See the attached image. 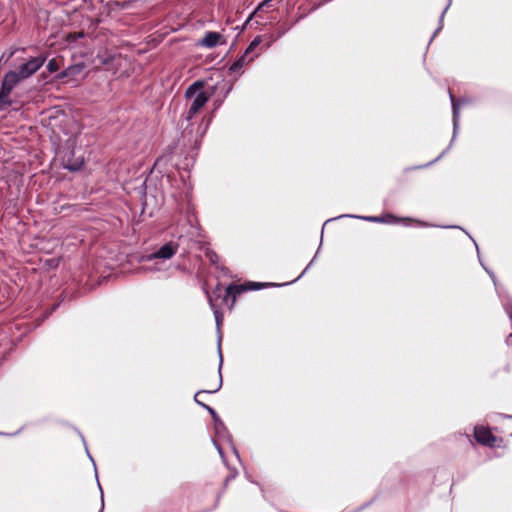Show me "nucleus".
I'll use <instances>...</instances> for the list:
<instances>
[{
    "instance_id": "f257e3e1",
    "label": "nucleus",
    "mask_w": 512,
    "mask_h": 512,
    "mask_svg": "<svg viewBox=\"0 0 512 512\" xmlns=\"http://www.w3.org/2000/svg\"><path fill=\"white\" fill-rule=\"evenodd\" d=\"M203 82L196 81L191 84L185 91L186 99H190L191 104L186 113L185 119L190 121L208 102L209 95L202 91Z\"/></svg>"
},
{
    "instance_id": "f03ea898",
    "label": "nucleus",
    "mask_w": 512,
    "mask_h": 512,
    "mask_svg": "<svg viewBox=\"0 0 512 512\" xmlns=\"http://www.w3.org/2000/svg\"><path fill=\"white\" fill-rule=\"evenodd\" d=\"M178 249L179 244L174 241H170L162 245L157 251L143 256L141 261L151 262L157 259L169 260L177 253Z\"/></svg>"
},
{
    "instance_id": "7ed1b4c3",
    "label": "nucleus",
    "mask_w": 512,
    "mask_h": 512,
    "mask_svg": "<svg viewBox=\"0 0 512 512\" xmlns=\"http://www.w3.org/2000/svg\"><path fill=\"white\" fill-rule=\"evenodd\" d=\"M47 57L46 56H37L29 59L27 62L20 65L18 69V74L20 77L25 80L32 75H34L46 62Z\"/></svg>"
},
{
    "instance_id": "20e7f679",
    "label": "nucleus",
    "mask_w": 512,
    "mask_h": 512,
    "mask_svg": "<svg viewBox=\"0 0 512 512\" xmlns=\"http://www.w3.org/2000/svg\"><path fill=\"white\" fill-rule=\"evenodd\" d=\"M220 341H221V338L219 337V340H218V355H219L218 377H219V380H218V383L213 388H211L210 390H200V391H198L195 394L194 400L201 407H203V405H205V404L202 402V400L198 399V396L200 394H202V393H216L222 387L221 369H222V365H223V356H222V352H221V349H220Z\"/></svg>"
},
{
    "instance_id": "39448f33",
    "label": "nucleus",
    "mask_w": 512,
    "mask_h": 512,
    "mask_svg": "<svg viewBox=\"0 0 512 512\" xmlns=\"http://www.w3.org/2000/svg\"><path fill=\"white\" fill-rule=\"evenodd\" d=\"M474 437L477 442L489 447H493L496 442V438L492 435L491 431L483 426H476L474 428Z\"/></svg>"
},
{
    "instance_id": "423d86ee",
    "label": "nucleus",
    "mask_w": 512,
    "mask_h": 512,
    "mask_svg": "<svg viewBox=\"0 0 512 512\" xmlns=\"http://www.w3.org/2000/svg\"><path fill=\"white\" fill-rule=\"evenodd\" d=\"M450 100L452 105V112H453V136L451 139V144L455 140L458 129H459V119H460V106L464 103H466L465 99L455 100L454 96L450 93Z\"/></svg>"
},
{
    "instance_id": "0eeeda50",
    "label": "nucleus",
    "mask_w": 512,
    "mask_h": 512,
    "mask_svg": "<svg viewBox=\"0 0 512 512\" xmlns=\"http://www.w3.org/2000/svg\"><path fill=\"white\" fill-rule=\"evenodd\" d=\"M23 79L20 77L17 71H8L3 76L2 82H1V88L12 92V90L17 86V84L22 81Z\"/></svg>"
},
{
    "instance_id": "6e6552de",
    "label": "nucleus",
    "mask_w": 512,
    "mask_h": 512,
    "mask_svg": "<svg viewBox=\"0 0 512 512\" xmlns=\"http://www.w3.org/2000/svg\"><path fill=\"white\" fill-rule=\"evenodd\" d=\"M222 38V35L218 32L210 31L200 40L199 44L202 47L213 48L217 46Z\"/></svg>"
},
{
    "instance_id": "1a4fd4ad",
    "label": "nucleus",
    "mask_w": 512,
    "mask_h": 512,
    "mask_svg": "<svg viewBox=\"0 0 512 512\" xmlns=\"http://www.w3.org/2000/svg\"><path fill=\"white\" fill-rule=\"evenodd\" d=\"M245 291H246V289H245L244 284H231L226 288V294H225L223 300L227 301V299L229 297H231L232 298L231 306H233L236 301V297Z\"/></svg>"
},
{
    "instance_id": "9d476101",
    "label": "nucleus",
    "mask_w": 512,
    "mask_h": 512,
    "mask_svg": "<svg viewBox=\"0 0 512 512\" xmlns=\"http://www.w3.org/2000/svg\"><path fill=\"white\" fill-rule=\"evenodd\" d=\"M204 292H205V294H206V296L208 298L209 306L213 310V314H214V317H215V322H216L217 329H219L220 325L222 323V319H223L222 313L216 307L210 292L207 289H205Z\"/></svg>"
},
{
    "instance_id": "9b49d317",
    "label": "nucleus",
    "mask_w": 512,
    "mask_h": 512,
    "mask_svg": "<svg viewBox=\"0 0 512 512\" xmlns=\"http://www.w3.org/2000/svg\"><path fill=\"white\" fill-rule=\"evenodd\" d=\"M246 55L240 56L238 59H236L229 67V71L231 73H241V70L243 66L247 63Z\"/></svg>"
},
{
    "instance_id": "f8f14e48",
    "label": "nucleus",
    "mask_w": 512,
    "mask_h": 512,
    "mask_svg": "<svg viewBox=\"0 0 512 512\" xmlns=\"http://www.w3.org/2000/svg\"><path fill=\"white\" fill-rule=\"evenodd\" d=\"M215 433L219 438L227 439L230 443H232V438L229 435L227 428L224 423H218L214 426Z\"/></svg>"
},
{
    "instance_id": "ddd939ff",
    "label": "nucleus",
    "mask_w": 512,
    "mask_h": 512,
    "mask_svg": "<svg viewBox=\"0 0 512 512\" xmlns=\"http://www.w3.org/2000/svg\"><path fill=\"white\" fill-rule=\"evenodd\" d=\"M10 93L11 92L0 87V111L11 105Z\"/></svg>"
},
{
    "instance_id": "4468645a",
    "label": "nucleus",
    "mask_w": 512,
    "mask_h": 512,
    "mask_svg": "<svg viewBox=\"0 0 512 512\" xmlns=\"http://www.w3.org/2000/svg\"><path fill=\"white\" fill-rule=\"evenodd\" d=\"M341 217H354V218H360V219H363L365 221H369V222H388L387 220H385L384 218L382 217H378V216H355V215H341L339 216L338 218H341Z\"/></svg>"
},
{
    "instance_id": "2eb2a0df",
    "label": "nucleus",
    "mask_w": 512,
    "mask_h": 512,
    "mask_svg": "<svg viewBox=\"0 0 512 512\" xmlns=\"http://www.w3.org/2000/svg\"><path fill=\"white\" fill-rule=\"evenodd\" d=\"M84 69V64L77 63L73 64L67 67V72L71 77H75L76 75L80 74Z\"/></svg>"
},
{
    "instance_id": "dca6fc26",
    "label": "nucleus",
    "mask_w": 512,
    "mask_h": 512,
    "mask_svg": "<svg viewBox=\"0 0 512 512\" xmlns=\"http://www.w3.org/2000/svg\"><path fill=\"white\" fill-rule=\"evenodd\" d=\"M84 164V161L83 159H77L75 162L73 163H70V162H67L64 167L70 171H78L82 168Z\"/></svg>"
},
{
    "instance_id": "f3484780",
    "label": "nucleus",
    "mask_w": 512,
    "mask_h": 512,
    "mask_svg": "<svg viewBox=\"0 0 512 512\" xmlns=\"http://www.w3.org/2000/svg\"><path fill=\"white\" fill-rule=\"evenodd\" d=\"M262 39H261V36H257L255 37L252 42L249 44V46L246 48L245 52H244V55H248L249 53H251L252 51H254V49L261 43Z\"/></svg>"
},
{
    "instance_id": "a211bd4d",
    "label": "nucleus",
    "mask_w": 512,
    "mask_h": 512,
    "mask_svg": "<svg viewBox=\"0 0 512 512\" xmlns=\"http://www.w3.org/2000/svg\"><path fill=\"white\" fill-rule=\"evenodd\" d=\"M244 285H245L246 291H251V290H260L263 287H266L268 284H264V283H260V282H248Z\"/></svg>"
},
{
    "instance_id": "6ab92c4d",
    "label": "nucleus",
    "mask_w": 512,
    "mask_h": 512,
    "mask_svg": "<svg viewBox=\"0 0 512 512\" xmlns=\"http://www.w3.org/2000/svg\"><path fill=\"white\" fill-rule=\"evenodd\" d=\"M452 3V0H448V3L445 7V9L443 10V12L441 13L440 15V19H439V26L438 28L436 29L434 35L432 36L431 40L435 37V35L442 29V23H443V19H444V16H445V13L447 12V10L449 9L450 5Z\"/></svg>"
},
{
    "instance_id": "aec40b11",
    "label": "nucleus",
    "mask_w": 512,
    "mask_h": 512,
    "mask_svg": "<svg viewBox=\"0 0 512 512\" xmlns=\"http://www.w3.org/2000/svg\"><path fill=\"white\" fill-rule=\"evenodd\" d=\"M60 68L58 62L56 59H51L48 61L47 63V70L50 72V73H54L56 71H58Z\"/></svg>"
},
{
    "instance_id": "412c9836",
    "label": "nucleus",
    "mask_w": 512,
    "mask_h": 512,
    "mask_svg": "<svg viewBox=\"0 0 512 512\" xmlns=\"http://www.w3.org/2000/svg\"><path fill=\"white\" fill-rule=\"evenodd\" d=\"M505 311L512 321V303H508L505 305ZM509 338H512V333L509 335Z\"/></svg>"
},
{
    "instance_id": "4be33fe9",
    "label": "nucleus",
    "mask_w": 512,
    "mask_h": 512,
    "mask_svg": "<svg viewBox=\"0 0 512 512\" xmlns=\"http://www.w3.org/2000/svg\"><path fill=\"white\" fill-rule=\"evenodd\" d=\"M271 1H272V0H265V1H263L262 3H260V4L258 5L257 9H256V10H255L251 15H250V17H249V19H248V20H250V19L253 17V15H254L257 11H259V10H260L261 8H263L264 6L268 5V3H269V2H271Z\"/></svg>"
},
{
    "instance_id": "5701e85b",
    "label": "nucleus",
    "mask_w": 512,
    "mask_h": 512,
    "mask_svg": "<svg viewBox=\"0 0 512 512\" xmlns=\"http://www.w3.org/2000/svg\"><path fill=\"white\" fill-rule=\"evenodd\" d=\"M66 77H71L69 75V73L67 72V68L64 69L63 71H61L59 74L56 75V79H58V80H62L64 78H66Z\"/></svg>"
},
{
    "instance_id": "b1692460",
    "label": "nucleus",
    "mask_w": 512,
    "mask_h": 512,
    "mask_svg": "<svg viewBox=\"0 0 512 512\" xmlns=\"http://www.w3.org/2000/svg\"><path fill=\"white\" fill-rule=\"evenodd\" d=\"M451 146H452V144L450 143L449 146L435 160L431 161L430 163H427V166H430V164L438 161L441 157H443L447 153V151L451 148Z\"/></svg>"
},
{
    "instance_id": "393cba45",
    "label": "nucleus",
    "mask_w": 512,
    "mask_h": 512,
    "mask_svg": "<svg viewBox=\"0 0 512 512\" xmlns=\"http://www.w3.org/2000/svg\"><path fill=\"white\" fill-rule=\"evenodd\" d=\"M203 408H205L209 412V414L212 416L213 419L217 417L218 414L212 407H210L208 405H203Z\"/></svg>"
},
{
    "instance_id": "a878e982",
    "label": "nucleus",
    "mask_w": 512,
    "mask_h": 512,
    "mask_svg": "<svg viewBox=\"0 0 512 512\" xmlns=\"http://www.w3.org/2000/svg\"><path fill=\"white\" fill-rule=\"evenodd\" d=\"M214 445H215L216 449L218 450V453L221 456V458L224 459V452H223L222 447L218 444L217 441H214Z\"/></svg>"
},
{
    "instance_id": "bb28decb",
    "label": "nucleus",
    "mask_w": 512,
    "mask_h": 512,
    "mask_svg": "<svg viewBox=\"0 0 512 512\" xmlns=\"http://www.w3.org/2000/svg\"><path fill=\"white\" fill-rule=\"evenodd\" d=\"M144 270L146 271H160V267L154 265V266H144L143 267Z\"/></svg>"
},
{
    "instance_id": "cd10ccee",
    "label": "nucleus",
    "mask_w": 512,
    "mask_h": 512,
    "mask_svg": "<svg viewBox=\"0 0 512 512\" xmlns=\"http://www.w3.org/2000/svg\"><path fill=\"white\" fill-rule=\"evenodd\" d=\"M317 252H319V250H318ZM316 254H318V253H316ZM315 256H317V255H315ZM315 258H316V257H314V258L311 260V262H309V264L307 265V267L304 269V271L301 273V275H300L298 278L302 277V276L306 273V271H307V270L312 266V264H313V262H314V259H315Z\"/></svg>"
},
{
    "instance_id": "c85d7f7f",
    "label": "nucleus",
    "mask_w": 512,
    "mask_h": 512,
    "mask_svg": "<svg viewBox=\"0 0 512 512\" xmlns=\"http://www.w3.org/2000/svg\"><path fill=\"white\" fill-rule=\"evenodd\" d=\"M481 265L483 266V268L487 271V273L490 275V277L492 278L493 282L495 283V275L493 272L489 271L484 265L483 263L480 261Z\"/></svg>"
},
{
    "instance_id": "c756f323",
    "label": "nucleus",
    "mask_w": 512,
    "mask_h": 512,
    "mask_svg": "<svg viewBox=\"0 0 512 512\" xmlns=\"http://www.w3.org/2000/svg\"><path fill=\"white\" fill-rule=\"evenodd\" d=\"M214 421V426L217 425L218 423H223V421L220 419V417L217 415L216 418L213 419Z\"/></svg>"
},
{
    "instance_id": "7c9ffc66",
    "label": "nucleus",
    "mask_w": 512,
    "mask_h": 512,
    "mask_svg": "<svg viewBox=\"0 0 512 512\" xmlns=\"http://www.w3.org/2000/svg\"><path fill=\"white\" fill-rule=\"evenodd\" d=\"M220 290H221V289H220V285H217V287H216V289H215L214 293H218V292H220Z\"/></svg>"
},
{
    "instance_id": "2f4dec72",
    "label": "nucleus",
    "mask_w": 512,
    "mask_h": 512,
    "mask_svg": "<svg viewBox=\"0 0 512 512\" xmlns=\"http://www.w3.org/2000/svg\"><path fill=\"white\" fill-rule=\"evenodd\" d=\"M232 448H233V452H234V453H235V455L238 457V456H239V455H238V451L236 450V448H235L234 446H232Z\"/></svg>"
},
{
    "instance_id": "473e14b6",
    "label": "nucleus",
    "mask_w": 512,
    "mask_h": 512,
    "mask_svg": "<svg viewBox=\"0 0 512 512\" xmlns=\"http://www.w3.org/2000/svg\"><path fill=\"white\" fill-rule=\"evenodd\" d=\"M207 127H208V124H207V125L205 126V128L202 130V132H201V136H203V134L206 132Z\"/></svg>"
},
{
    "instance_id": "72a5a7b5",
    "label": "nucleus",
    "mask_w": 512,
    "mask_h": 512,
    "mask_svg": "<svg viewBox=\"0 0 512 512\" xmlns=\"http://www.w3.org/2000/svg\"><path fill=\"white\" fill-rule=\"evenodd\" d=\"M444 228H458V226H453V225H450V226H443Z\"/></svg>"
},
{
    "instance_id": "f704fd0d",
    "label": "nucleus",
    "mask_w": 512,
    "mask_h": 512,
    "mask_svg": "<svg viewBox=\"0 0 512 512\" xmlns=\"http://www.w3.org/2000/svg\"><path fill=\"white\" fill-rule=\"evenodd\" d=\"M86 451H88V450L86 449ZM87 455L89 456V458L91 459V461H92V462H94V461H93V459H92V457H91V455H90V452H87ZM93 464L95 465V463H93Z\"/></svg>"
},
{
    "instance_id": "c9c22d12",
    "label": "nucleus",
    "mask_w": 512,
    "mask_h": 512,
    "mask_svg": "<svg viewBox=\"0 0 512 512\" xmlns=\"http://www.w3.org/2000/svg\"><path fill=\"white\" fill-rule=\"evenodd\" d=\"M108 62H109V61H108V59H103V60H102V63H103V64H108Z\"/></svg>"
},
{
    "instance_id": "e433bc0d",
    "label": "nucleus",
    "mask_w": 512,
    "mask_h": 512,
    "mask_svg": "<svg viewBox=\"0 0 512 512\" xmlns=\"http://www.w3.org/2000/svg\"><path fill=\"white\" fill-rule=\"evenodd\" d=\"M469 239H471V241H472V242L476 243V242H475V239H474V238H472V236H469Z\"/></svg>"
},
{
    "instance_id": "4c0bfd02",
    "label": "nucleus",
    "mask_w": 512,
    "mask_h": 512,
    "mask_svg": "<svg viewBox=\"0 0 512 512\" xmlns=\"http://www.w3.org/2000/svg\"><path fill=\"white\" fill-rule=\"evenodd\" d=\"M469 239H471V241H472V242L476 243V242H475V239H474V238H472V236H469Z\"/></svg>"
},
{
    "instance_id": "58836bf2",
    "label": "nucleus",
    "mask_w": 512,
    "mask_h": 512,
    "mask_svg": "<svg viewBox=\"0 0 512 512\" xmlns=\"http://www.w3.org/2000/svg\"><path fill=\"white\" fill-rule=\"evenodd\" d=\"M469 239H471V241H472V242L476 243V242H475V239H474V238H472V236H469Z\"/></svg>"
},
{
    "instance_id": "ea45409f",
    "label": "nucleus",
    "mask_w": 512,
    "mask_h": 512,
    "mask_svg": "<svg viewBox=\"0 0 512 512\" xmlns=\"http://www.w3.org/2000/svg\"><path fill=\"white\" fill-rule=\"evenodd\" d=\"M475 244V247L477 249V252L479 253V248H478V244L474 243Z\"/></svg>"
}]
</instances>
